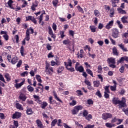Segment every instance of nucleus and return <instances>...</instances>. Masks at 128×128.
Masks as SVG:
<instances>
[{
    "mask_svg": "<svg viewBox=\"0 0 128 128\" xmlns=\"http://www.w3.org/2000/svg\"><path fill=\"white\" fill-rule=\"evenodd\" d=\"M76 101L73 100L72 102L70 103V106H76Z\"/></svg>",
    "mask_w": 128,
    "mask_h": 128,
    "instance_id": "obj_58",
    "label": "nucleus"
},
{
    "mask_svg": "<svg viewBox=\"0 0 128 128\" xmlns=\"http://www.w3.org/2000/svg\"><path fill=\"white\" fill-rule=\"evenodd\" d=\"M56 122H58V119L54 120L51 123L52 128V126H54L56 124Z\"/></svg>",
    "mask_w": 128,
    "mask_h": 128,
    "instance_id": "obj_31",
    "label": "nucleus"
},
{
    "mask_svg": "<svg viewBox=\"0 0 128 128\" xmlns=\"http://www.w3.org/2000/svg\"><path fill=\"white\" fill-rule=\"evenodd\" d=\"M112 102L114 104H120V100H118L116 98H113Z\"/></svg>",
    "mask_w": 128,
    "mask_h": 128,
    "instance_id": "obj_19",
    "label": "nucleus"
},
{
    "mask_svg": "<svg viewBox=\"0 0 128 128\" xmlns=\"http://www.w3.org/2000/svg\"><path fill=\"white\" fill-rule=\"evenodd\" d=\"M27 90H28V92H34V88H32L30 85H28L27 86Z\"/></svg>",
    "mask_w": 128,
    "mask_h": 128,
    "instance_id": "obj_32",
    "label": "nucleus"
},
{
    "mask_svg": "<svg viewBox=\"0 0 128 128\" xmlns=\"http://www.w3.org/2000/svg\"><path fill=\"white\" fill-rule=\"evenodd\" d=\"M36 76L38 82H42V78H40V75H36Z\"/></svg>",
    "mask_w": 128,
    "mask_h": 128,
    "instance_id": "obj_42",
    "label": "nucleus"
},
{
    "mask_svg": "<svg viewBox=\"0 0 128 128\" xmlns=\"http://www.w3.org/2000/svg\"><path fill=\"white\" fill-rule=\"evenodd\" d=\"M128 16H124L121 18V20L123 24H128Z\"/></svg>",
    "mask_w": 128,
    "mask_h": 128,
    "instance_id": "obj_10",
    "label": "nucleus"
},
{
    "mask_svg": "<svg viewBox=\"0 0 128 128\" xmlns=\"http://www.w3.org/2000/svg\"><path fill=\"white\" fill-rule=\"evenodd\" d=\"M64 64L66 66V68H68V66H72V60H70V59L68 60V64L66 63V62H64Z\"/></svg>",
    "mask_w": 128,
    "mask_h": 128,
    "instance_id": "obj_13",
    "label": "nucleus"
},
{
    "mask_svg": "<svg viewBox=\"0 0 128 128\" xmlns=\"http://www.w3.org/2000/svg\"><path fill=\"white\" fill-rule=\"evenodd\" d=\"M75 124L76 126H78V128H83L82 125L78 124V122H76Z\"/></svg>",
    "mask_w": 128,
    "mask_h": 128,
    "instance_id": "obj_48",
    "label": "nucleus"
},
{
    "mask_svg": "<svg viewBox=\"0 0 128 128\" xmlns=\"http://www.w3.org/2000/svg\"><path fill=\"white\" fill-rule=\"evenodd\" d=\"M24 46H22L20 48V52L22 56H24Z\"/></svg>",
    "mask_w": 128,
    "mask_h": 128,
    "instance_id": "obj_37",
    "label": "nucleus"
},
{
    "mask_svg": "<svg viewBox=\"0 0 128 128\" xmlns=\"http://www.w3.org/2000/svg\"><path fill=\"white\" fill-rule=\"evenodd\" d=\"M86 72H87L88 74H90V76H91L94 77V74L92 73V71L91 70H90L88 68L86 70Z\"/></svg>",
    "mask_w": 128,
    "mask_h": 128,
    "instance_id": "obj_36",
    "label": "nucleus"
},
{
    "mask_svg": "<svg viewBox=\"0 0 128 128\" xmlns=\"http://www.w3.org/2000/svg\"><path fill=\"white\" fill-rule=\"evenodd\" d=\"M50 70L52 72H54V70L52 69V68L50 67V64H46V72H50Z\"/></svg>",
    "mask_w": 128,
    "mask_h": 128,
    "instance_id": "obj_14",
    "label": "nucleus"
},
{
    "mask_svg": "<svg viewBox=\"0 0 128 128\" xmlns=\"http://www.w3.org/2000/svg\"><path fill=\"white\" fill-rule=\"evenodd\" d=\"M112 52L115 56H118V49H116V47L113 48Z\"/></svg>",
    "mask_w": 128,
    "mask_h": 128,
    "instance_id": "obj_28",
    "label": "nucleus"
},
{
    "mask_svg": "<svg viewBox=\"0 0 128 128\" xmlns=\"http://www.w3.org/2000/svg\"><path fill=\"white\" fill-rule=\"evenodd\" d=\"M106 126L107 128H112L114 126V124L112 123L107 122V123L106 124Z\"/></svg>",
    "mask_w": 128,
    "mask_h": 128,
    "instance_id": "obj_29",
    "label": "nucleus"
},
{
    "mask_svg": "<svg viewBox=\"0 0 128 128\" xmlns=\"http://www.w3.org/2000/svg\"><path fill=\"white\" fill-rule=\"evenodd\" d=\"M84 82H85L86 84L88 86L92 85L90 82V80H85Z\"/></svg>",
    "mask_w": 128,
    "mask_h": 128,
    "instance_id": "obj_47",
    "label": "nucleus"
},
{
    "mask_svg": "<svg viewBox=\"0 0 128 128\" xmlns=\"http://www.w3.org/2000/svg\"><path fill=\"white\" fill-rule=\"evenodd\" d=\"M112 26H114V20L109 22L106 25V28L108 30Z\"/></svg>",
    "mask_w": 128,
    "mask_h": 128,
    "instance_id": "obj_9",
    "label": "nucleus"
},
{
    "mask_svg": "<svg viewBox=\"0 0 128 128\" xmlns=\"http://www.w3.org/2000/svg\"><path fill=\"white\" fill-rule=\"evenodd\" d=\"M19 98L20 100H21L22 102H26V96L24 94L20 93L19 96Z\"/></svg>",
    "mask_w": 128,
    "mask_h": 128,
    "instance_id": "obj_7",
    "label": "nucleus"
},
{
    "mask_svg": "<svg viewBox=\"0 0 128 128\" xmlns=\"http://www.w3.org/2000/svg\"><path fill=\"white\" fill-rule=\"evenodd\" d=\"M90 29L92 32H96V28L94 26H90Z\"/></svg>",
    "mask_w": 128,
    "mask_h": 128,
    "instance_id": "obj_35",
    "label": "nucleus"
},
{
    "mask_svg": "<svg viewBox=\"0 0 128 128\" xmlns=\"http://www.w3.org/2000/svg\"><path fill=\"white\" fill-rule=\"evenodd\" d=\"M94 14L95 16H100V11H98V10H95L94 11Z\"/></svg>",
    "mask_w": 128,
    "mask_h": 128,
    "instance_id": "obj_34",
    "label": "nucleus"
},
{
    "mask_svg": "<svg viewBox=\"0 0 128 128\" xmlns=\"http://www.w3.org/2000/svg\"><path fill=\"white\" fill-rule=\"evenodd\" d=\"M118 34H120V32H118V30L116 28H115L113 30V32L112 33V36L113 38H118Z\"/></svg>",
    "mask_w": 128,
    "mask_h": 128,
    "instance_id": "obj_3",
    "label": "nucleus"
},
{
    "mask_svg": "<svg viewBox=\"0 0 128 128\" xmlns=\"http://www.w3.org/2000/svg\"><path fill=\"white\" fill-rule=\"evenodd\" d=\"M110 18H112L114 16V8L110 9Z\"/></svg>",
    "mask_w": 128,
    "mask_h": 128,
    "instance_id": "obj_24",
    "label": "nucleus"
},
{
    "mask_svg": "<svg viewBox=\"0 0 128 128\" xmlns=\"http://www.w3.org/2000/svg\"><path fill=\"white\" fill-rule=\"evenodd\" d=\"M112 4V6L113 8H116V4L118 2V0H111Z\"/></svg>",
    "mask_w": 128,
    "mask_h": 128,
    "instance_id": "obj_17",
    "label": "nucleus"
},
{
    "mask_svg": "<svg viewBox=\"0 0 128 128\" xmlns=\"http://www.w3.org/2000/svg\"><path fill=\"white\" fill-rule=\"evenodd\" d=\"M4 78L6 79L8 82H10V74L8 73H6L4 76Z\"/></svg>",
    "mask_w": 128,
    "mask_h": 128,
    "instance_id": "obj_27",
    "label": "nucleus"
},
{
    "mask_svg": "<svg viewBox=\"0 0 128 128\" xmlns=\"http://www.w3.org/2000/svg\"><path fill=\"white\" fill-rule=\"evenodd\" d=\"M0 80H2V82H6V80H4V76L0 74Z\"/></svg>",
    "mask_w": 128,
    "mask_h": 128,
    "instance_id": "obj_60",
    "label": "nucleus"
},
{
    "mask_svg": "<svg viewBox=\"0 0 128 128\" xmlns=\"http://www.w3.org/2000/svg\"><path fill=\"white\" fill-rule=\"evenodd\" d=\"M28 72H24L23 73L20 74V76H28Z\"/></svg>",
    "mask_w": 128,
    "mask_h": 128,
    "instance_id": "obj_46",
    "label": "nucleus"
},
{
    "mask_svg": "<svg viewBox=\"0 0 128 128\" xmlns=\"http://www.w3.org/2000/svg\"><path fill=\"white\" fill-rule=\"evenodd\" d=\"M94 88H98V86H100V81L98 80L94 81Z\"/></svg>",
    "mask_w": 128,
    "mask_h": 128,
    "instance_id": "obj_30",
    "label": "nucleus"
},
{
    "mask_svg": "<svg viewBox=\"0 0 128 128\" xmlns=\"http://www.w3.org/2000/svg\"><path fill=\"white\" fill-rule=\"evenodd\" d=\"M98 44L100 46H103L104 44V42L102 40H99L98 42Z\"/></svg>",
    "mask_w": 128,
    "mask_h": 128,
    "instance_id": "obj_64",
    "label": "nucleus"
},
{
    "mask_svg": "<svg viewBox=\"0 0 128 128\" xmlns=\"http://www.w3.org/2000/svg\"><path fill=\"white\" fill-rule=\"evenodd\" d=\"M54 96L56 100H58V102H62V100L60 99L58 97V96L56 95V93L55 92H54Z\"/></svg>",
    "mask_w": 128,
    "mask_h": 128,
    "instance_id": "obj_23",
    "label": "nucleus"
},
{
    "mask_svg": "<svg viewBox=\"0 0 128 128\" xmlns=\"http://www.w3.org/2000/svg\"><path fill=\"white\" fill-rule=\"evenodd\" d=\"M117 10L118 12H119V14H126V10L122 9L121 8H118Z\"/></svg>",
    "mask_w": 128,
    "mask_h": 128,
    "instance_id": "obj_21",
    "label": "nucleus"
},
{
    "mask_svg": "<svg viewBox=\"0 0 128 128\" xmlns=\"http://www.w3.org/2000/svg\"><path fill=\"white\" fill-rule=\"evenodd\" d=\"M104 96L105 98H110V94H108V92H104Z\"/></svg>",
    "mask_w": 128,
    "mask_h": 128,
    "instance_id": "obj_52",
    "label": "nucleus"
},
{
    "mask_svg": "<svg viewBox=\"0 0 128 128\" xmlns=\"http://www.w3.org/2000/svg\"><path fill=\"white\" fill-rule=\"evenodd\" d=\"M52 4L54 6H56V5L58 4V0H54L52 1Z\"/></svg>",
    "mask_w": 128,
    "mask_h": 128,
    "instance_id": "obj_51",
    "label": "nucleus"
},
{
    "mask_svg": "<svg viewBox=\"0 0 128 128\" xmlns=\"http://www.w3.org/2000/svg\"><path fill=\"white\" fill-rule=\"evenodd\" d=\"M96 95L98 96L99 98H102V94L100 90H98L97 92L96 93Z\"/></svg>",
    "mask_w": 128,
    "mask_h": 128,
    "instance_id": "obj_49",
    "label": "nucleus"
},
{
    "mask_svg": "<svg viewBox=\"0 0 128 128\" xmlns=\"http://www.w3.org/2000/svg\"><path fill=\"white\" fill-rule=\"evenodd\" d=\"M52 28L54 30V31L56 30V24L55 23H53Z\"/></svg>",
    "mask_w": 128,
    "mask_h": 128,
    "instance_id": "obj_59",
    "label": "nucleus"
},
{
    "mask_svg": "<svg viewBox=\"0 0 128 128\" xmlns=\"http://www.w3.org/2000/svg\"><path fill=\"white\" fill-rule=\"evenodd\" d=\"M14 3V2L12 0H9L8 2V6L10 8H12V10H14V8H12V4Z\"/></svg>",
    "mask_w": 128,
    "mask_h": 128,
    "instance_id": "obj_26",
    "label": "nucleus"
},
{
    "mask_svg": "<svg viewBox=\"0 0 128 128\" xmlns=\"http://www.w3.org/2000/svg\"><path fill=\"white\" fill-rule=\"evenodd\" d=\"M26 114L28 116H30V114H34V112H32V108H30L26 110Z\"/></svg>",
    "mask_w": 128,
    "mask_h": 128,
    "instance_id": "obj_25",
    "label": "nucleus"
},
{
    "mask_svg": "<svg viewBox=\"0 0 128 128\" xmlns=\"http://www.w3.org/2000/svg\"><path fill=\"white\" fill-rule=\"evenodd\" d=\"M34 18V16H28L26 17V20H32Z\"/></svg>",
    "mask_w": 128,
    "mask_h": 128,
    "instance_id": "obj_53",
    "label": "nucleus"
},
{
    "mask_svg": "<svg viewBox=\"0 0 128 128\" xmlns=\"http://www.w3.org/2000/svg\"><path fill=\"white\" fill-rule=\"evenodd\" d=\"M118 46L123 52H128V49L124 47V45L122 44H118Z\"/></svg>",
    "mask_w": 128,
    "mask_h": 128,
    "instance_id": "obj_12",
    "label": "nucleus"
},
{
    "mask_svg": "<svg viewBox=\"0 0 128 128\" xmlns=\"http://www.w3.org/2000/svg\"><path fill=\"white\" fill-rule=\"evenodd\" d=\"M110 86H106L104 88L105 92H108V94H110V90L108 89Z\"/></svg>",
    "mask_w": 128,
    "mask_h": 128,
    "instance_id": "obj_55",
    "label": "nucleus"
},
{
    "mask_svg": "<svg viewBox=\"0 0 128 128\" xmlns=\"http://www.w3.org/2000/svg\"><path fill=\"white\" fill-rule=\"evenodd\" d=\"M16 106L17 110H23L24 108H22V106L20 104V103H16Z\"/></svg>",
    "mask_w": 128,
    "mask_h": 128,
    "instance_id": "obj_15",
    "label": "nucleus"
},
{
    "mask_svg": "<svg viewBox=\"0 0 128 128\" xmlns=\"http://www.w3.org/2000/svg\"><path fill=\"white\" fill-rule=\"evenodd\" d=\"M85 118L86 120H90L92 118V114H90L87 115V116Z\"/></svg>",
    "mask_w": 128,
    "mask_h": 128,
    "instance_id": "obj_44",
    "label": "nucleus"
},
{
    "mask_svg": "<svg viewBox=\"0 0 128 128\" xmlns=\"http://www.w3.org/2000/svg\"><path fill=\"white\" fill-rule=\"evenodd\" d=\"M26 40H27V42H28L30 40V29H27L26 31V36L25 38Z\"/></svg>",
    "mask_w": 128,
    "mask_h": 128,
    "instance_id": "obj_11",
    "label": "nucleus"
},
{
    "mask_svg": "<svg viewBox=\"0 0 128 128\" xmlns=\"http://www.w3.org/2000/svg\"><path fill=\"white\" fill-rule=\"evenodd\" d=\"M46 48L48 50H52V46H50V44H47Z\"/></svg>",
    "mask_w": 128,
    "mask_h": 128,
    "instance_id": "obj_63",
    "label": "nucleus"
},
{
    "mask_svg": "<svg viewBox=\"0 0 128 128\" xmlns=\"http://www.w3.org/2000/svg\"><path fill=\"white\" fill-rule=\"evenodd\" d=\"M128 62V57L126 56H124L121 58H120L119 60H118V64H121V62Z\"/></svg>",
    "mask_w": 128,
    "mask_h": 128,
    "instance_id": "obj_5",
    "label": "nucleus"
},
{
    "mask_svg": "<svg viewBox=\"0 0 128 128\" xmlns=\"http://www.w3.org/2000/svg\"><path fill=\"white\" fill-rule=\"evenodd\" d=\"M84 107L82 106H76L74 108L78 112L79 110H82Z\"/></svg>",
    "mask_w": 128,
    "mask_h": 128,
    "instance_id": "obj_33",
    "label": "nucleus"
},
{
    "mask_svg": "<svg viewBox=\"0 0 128 128\" xmlns=\"http://www.w3.org/2000/svg\"><path fill=\"white\" fill-rule=\"evenodd\" d=\"M64 70V67L62 66H60L58 70V72H62Z\"/></svg>",
    "mask_w": 128,
    "mask_h": 128,
    "instance_id": "obj_45",
    "label": "nucleus"
},
{
    "mask_svg": "<svg viewBox=\"0 0 128 128\" xmlns=\"http://www.w3.org/2000/svg\"><path fill=\"white\" fill-rule=\"evenodd\" d=\"M87 102L88 104H94V102L92 101V99L88 100H87Z\"/></svg>",
    "mask_w": 128,
    "mask_h": 128,
    "instance_id": "obj_56",
    "label": "nucleus"
},
{
    "mask_svg": "<svg viewBox=\"0 0 128 128\" xmlns=\"http://www.w3.org/2000/svg\"><path fill=\"white\" fill-rule=\"evenodd\" d=\"M24 84V80L23 82H21L20 84H15V87L16 88H20L22 86H23Z\"/></svg>",
    "mask_w": 128,
    "mask_h": 128,
    "instance_id": "obj_20",
    "label": "nucleus"
},
{
    "mask_svg": "<svg viewBox=\"0 0 128 128\" xmlns=\"http://www.w3.org/2000/svg\"><path fill=\"white\" fill-rule=\"evenodd\" d=\"M42 18H44V14H42L40 16V18H39V22H40H40H42Z\"/></svg>",
    "mask_w": 128,
    "mask_h": 128,
    "instance_id": "obj_61",
    "label": "nucleus"
},
{
    "mask_svg": "<svg viewBox=\"0 0 128 128\" xmlns=\"http://www.w3.org/2000/svg\"><path fill=\"white\" fill-rule=\"evenodd\" d=\"M80 63L77 62L76 63L75 68L77 72H84V67H82V66H80Z\"/></svg>",
    "mask_w": 128,
    "mask_h": 128,
    "instance_id": "obj_1",
    "label": "nucleus"
},
{
    "mask_svg": "<svg viewBox=\"0 0 128 128\" xmlns=\"http://www.w3.org/2000/svg\"><path fill=\"white\" fill-rule=\"evenodd\" d=\"M36 124L38 126V128H44V126L42 125V121L40 120H36Z\"/></svg>",
    "mask_w": 128,
    "mask_h": 128,
    "instance_id": "obj_8",
    "label": "nucleus"
},
{
    "mask_svg": "<svg viewBox=\"0 0 128 128\" xmlns=\"http://www.w3.org/2000/svg\"><path fill=\"white\" fill-rule=\"evenodd\" d=\"M77 8H78V10L80 12H82V14H84V10H82V7H80V6H77Z\"/></svg>",
    "mask_w": 128,
    "mask_h": 128,
    "instance_id": "obj_54",
    "label": "nucleus"
},
{
    "mask_svg": "<svg viewBox=\"0 0 128 128\" xmlns=\"http://www.w3.org/2000/svg\"><path fill=\"white\" fill-rule=\"evenodd\" d=\"M48 106V103L46 102H43V103L42 104L41 108H46V106Z\"/></svg>",
    "mask_w": 128,
    "mask_h": 128,
    "instance_id": "obj_43",
    "label": "nucleus"
},
{
    "mask_svg": "<svg viewBox=\"0 0 128 128\" xmlns=\"http://www.w3.org/2000/svg\"><path fill=\"white\" fill-rule=\"evenodd\" d=\"M112 118V114L110 113H104L102 114V118L104 120Z\"/></svg>",
    "mask_w": 128,
    "mask_h": 128,
    "instance_id": "obj_2",
    "label": "nucleus"
},
{
    "mask_svg": "<svg viewBox=\"0 0 128 128\" xmlns=\"http://www.w3.org/2000/svg\"><path fill=\"white\" fill-rule=\"evenodd\" d=\"M18 57L16 56H15L11 60V62L12 64H16V62H18Z\"/></svg>",
    "mask_w": 128,
    "mask_h": 128,
    "instance_id": "obj_16",
    "label": "nucleus"
},
{
    "mask_svg": "<svg viewBox=\"0 0 128 128\" xmlns=\"http://www.w3.org/2000/svg\"><path fill=\"white\" fill-rule=\"evenodd\" d=\"M107 62L109 64H116V58H114L112 57L108 58Z\"/></svg>",
    "mask_w": 128,
    "mask_h": 128,
    "instance_id": "obj_4",
    "label": "nucleus"
},
{
    "mask_svg": "<svg viewBox=\"0 0 128 128\" xmlns=\"http://www.w3.org/2000/svg\"><path fill=\"white\" fill-rule=\"evenodd\" d=\"M48 34L50 36L52 35V28L48 27Z\"/></svg>",
    "mask_w": 128,
    "mask_h": 128,
    "instance_id": "obj_57",
    "label": "nucleus"
},
{
    "mask_svg": "<svg viewBox=\"0 0 128 128\" xmlns=\"http://www.w3.org/2000/svg\"><path fill=\"white\" fill-rule=\"evenodd\" d=\"M78 112V110H76L74 107V109L72 110V114H76Z\"/></svg>",
    "mask_w": 128,
    "mask_h": 128,
    "instance_id": "obj_50",
    "label": "nucleus"
},
{
    "mask_svg": "<svg viewBox=\"0 0 128 128\" xmlns=\"http://www.w3.org/2000/svg\"><path fill=\"white\" fill-rule=\"evenodd\" d=\"M62 44H70V41L68 40H64L62 41Z\"/></svg>",
    "mask_w": 128,
    "mask_h": 128,
    "instance_id": "obj_40",
    "label": "nucleus"
},
{
    "mask_svg": "<svg viewBox=\"0 0 128 128\" xmlns=\"http://www.w3.org/2000/svg\"><path fill=\"white\" fill-rule=\"evenodd\" d=\"M110 88L111 90L114 92V90H116V85H114L113 86H110Z\"/></svg>",
    "mask_w": 128,
    "mask_h": 128,
    "instance_id": "obj_41",
    "label": "nucleus"
},
{
    "mask_svg": "<svg viewBox=\"0 0 128 128\" xmlns=\"http://www.w3.org/2000/svg\"><path fill=\"white\" fill-rule=\"evenodd\" d=\"M126 98H122V100H119L120 104H124L126 105Z\"/></svg>",
    "mask_w": 128,
    "mask_h": 128,
    "instance_id": "obj_38",
    "label": "nucleus"
},
{
    "mask_svg": "<svg viewBox=\"0 0 128 128\" xmlns=\"http://www.w3.org/2000/svg\"><path fill=\"white\" fill-rule=\"evenodd\" d=\"M116 23L118 26V28H120L122 29L124 28V26H122V24H121L120 21L119 20H118L116 21Z\"/></svg>",
    "mask_w": 128,
    "mask_h": 128,
    "instance_id": "obj_39",
    "label": "nucleus"
},
{
    "mask_svg": "<svg viewBox=\"0 0 128 128\" xmlns=\"http://www.w3.org/2000/svg\"><path fill=\"white\" fill-rule=\"evenodd\" d=\"M22 60H20L18 62V64H16V66L17 68H20V66H22Z\"/></svg>",
    "mask_w": 128,
    "mask_h": 128,
    "instance_id": "obj_62",
    "label": "nucleus"
},
{
    "mask_svg": "<svg viewBox=\"0 0 128 128\" xmlns=\"http://www.w3.org/2000/svg\"><path fill=\"white\" fill-rule=\"evenodd\" d=\"M56 62H54V60H52L51 62V65L52 66H58V62L57 59H56Z\"/></svg>",
    "mask_w": 128,
    "mask_h": 128,
    "instance_id": "obj_22",
    "label": "nucleus"
},
{
    "mask_svg": "<svg viewBox=\"0 0 128 128\" xmlns=\"http://www.w3.org/2000/svg\"><path fill=\"white\" fill-rule=\"evenodd\" d=\"M22 116V113L20 112H16L12 115V118H20Z\"/></svg>",
    "mask_w": 128,
    "mask_h": 128,
    "instance_id": "obj_6",
    "label": "nucleus"
},
{
    "mask_svg": "<svg viewBox=\"0 0 128 128\" xmlns=\"http://www.w3.org/2000/svg\"><path fill=\"white\" fill-rule=\"evenodd\" d=\"M80 114H82V116L86 118L88 114V112L87 110H84L82 112H80Z\"/></svg>",
    "mask_w": 128,
    "mask_h": 128,
    "instance_id": "obj_18",
    "label": "nucleus"
}]
</instances>
